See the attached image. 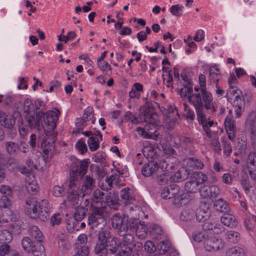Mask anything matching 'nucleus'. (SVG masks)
Masks as SVG:
<instances>
[{"mask_svg": "<svg viewBox=\"0 0 256 256\" xmlns=\"http://www.w3.org/2000/svg\"><path fill=\"white\" fill-rule=\"evenodd\" d=\"M188 101L195 108L197 119L207 136H212L210 128L216 126L217 123L210 120V117L216 112L214 104V98L211 92L206 89L200 90V93L190 95Z\"/></svg>", "mask_w": 256, "mask_h": 256, "instance_id": "nucleus-1", "label": "nucleus"}, {"mask_svg": "<svg viewBox=\"0 0 256 256\" xmlns=\"http://www.w3.org/2000/svg\"><path fill=\"white\" fill-rule=\"evenodd\" d=\"M90 160L74 159L70 166L69 184L68 188V200L73 206H78L80 201L78 177L84 176L88 171Z\"/></svg>", "mask_w": 256, "mask_h": 256, "instance_id": "nucleus-2", "label": "nucleus"}, {"mask_svg": "<svg viewBox=\"0 0 256 256\" xmlns=\"http://www.w3.org/2000/svg\"><path fill=\"white\" fill-rule=\"evenodd\" d=\"M112 224L114 228H120V234L124 232H135L140 238H144L148 234V228L144 222L136 218H128V216L115 214L112 219Z\"/></svg>", "mask_w": 256, "mask_h": 256, "instance_id": "nucleus-3", "label": "nucleus"}, {"mask_svg": "<svg viewBox=\"0 0 256 256\" xmlns=\"http://www.w3.org/2000/svg\"><path fill=\"white\" fill-rule=\"evenodd\" d=\"M120 248V242L116 237L111 236L108 230L99 232L98 241L94 248V253L98 256H107L108 251L112 254H116Z\"/></svg>", "mask_w": 256, "mask_h": 256, "instance_id": "nucleus-4", "label": "nucleus"}, {"mask_svg": "<svg viewBox=\"0 0 256 256\" xmlns=\"http://www.w3.org/2000/svg\"><path fill=\"white\" fill-rule=\"evenodd\" d=\"M57 136L56 132L52 134H46L40 136L38 139V146L40 145L42 150L43 156L46 163L52 159L54 150V142Z\"/></svg>", "mask_w": 256, "mask_h": 256, "instance_id": "nucleus-5", "label": "nucleus"}, {"mask_svg": "<svg viewBox=\"0 0 256 256\" xmlns=\"http://www.w3.org/2000/svg\"><path fill=\"white\" fill-rule=\"evenodd\" d=\"M161 196L163 198L172 200L175 205L185 204L184 200L186 194L180 192V187L176 184H172L164 188L162 192Z\"/></svg>", "mask_w": 256, "mask_h": 256, "instance_id": "nucleus-6", "label": "nucleus"}, {"mask_svg": "<svg viewBox=\"0 0 256 256\" xmlns=\"http://www.w3.org/2000/svg\"><path fill=\"white\" fill-rule=\"evenodd\" d=\"M60 114V112L58 110H48L45 114L43 112L42 120L44 123L42 122V126L46 134H52L53 132H55L54 130L56 128Z\"/></svg>", "mask_w": 256, "mask_h": 256, "instance_id": "nucleus-7", "label": "nucleus"}, {"mask_svg": "<svg viewBox=\"0 0 256 256\" xmlns=\"http://www.w3.org/2000/svg\"><path fill=\"white\" fill-rule=\"evenodd\" d=\"M26 212L32 218H39L42 221L48 218V213L46 211L38 210V202L34 198H30L26 200Z\"/></svg>", "mask_w": 256, "mask_h": 256, "instance_id": "nucleus-8", "label": "nucleus"}, {"mask_svg": "<svg viewBox=\"0 0 256 256\" xmlns=\"http://www.w3.org/2000/svg\"><path fill=\"white\" fill-rule=\"evenodd\" d=\"M147 124L142 128L140 127L136 128V131L140 136L144 138H152L156 140L158 136L155 134L157 130L158 123L156 119L148 120H144Z\"/></svg>", "mask_w": 256, "mask_h": 256, "instance_id": "nucleus-9", "label": "nucleus"}, {"mask_svg": "<svg viewBox=\"0 0 256 256\" xmlns=\"http://www.w3.org/2000/svg\"><path fill=\"white\" fill-rule=\"evenodd\" d=\"M118 230V234L120 236H123V240L121 242H120V250H124V252L128 254L130 252H132V248H134L135 246L138 242L134 241V236L132 232H124V234H120V228H114Z\"/></svg>", "mask_w": 256, "mask_h": 256, "instance_id": "nucleus-10", "label": "nucleus"}, {"mask_svg": "<svg viewBox=\"0 0 256 256\" xmlns=\"http://www.w3.org/2000/svg\"><path fill=\"white\" fill-rule=\"evenodd\" d=\"M91 200L92 205L100 202L102 204H104L112 208H114V206L118 204L116 200H112L110 196H105V194L98 189L94 190Z\"/></svg>", "mask_w": 256, "mask_h": 256, "instance_id": "nucleus-11", "label": "nucleus"}, {"mask_svg": "<svg viewBox=\"0 0 256 256\" xmlns=\"http://www.w3.org/2000/svg\"><path fill=\"white\" fill-rule=\"evenodd\" d=\"M102 206L100 207L94 206L92 213L88 217V224L92 228L96 227L99 224L104 221V209Z\"/></svg>", "mask_w": 256, "mask_h": 256, "instance_id": "nucleus-12", "label": "nucleus"}, {"mask_svg": "<svg viewBox=\"0 0 256 256\" xmlns=\"http://www.w3.org/2000/svg\"><path fill=\"white\" fill-rule=\"evenodd\" d=\"M200 193L202 198H215L220 194V190L215 185L200 186Z\"/></svg>", "mask_w": 256, "mask_h": 256, "instance_id": "nucleus-13", "label": "nucleus"}, {"mask_svg": "<svg viewBox=\"0 0 256 256\" xmlns=\"http://www.w3.org/2000/svg\"><path fill=\"white\" fill-rule=\"evenodd\" d=\"M43 112H38L36 114H27L26 119L29 128L31 129H39L42 126Z\"/></svg>", "mask_w": 256, "mask_h": 256, "instance_id": "nucleus-14", "label": "nucleus"}, {"mask_svg": "<svg viewBox=\"0 0 256 256\" xmlns=\"http://www.w3.org/2000/svg\"><path fill=\"white\" fill-rule=\"evenodd\" d=\"M211 214L210 210L206 203L200 204V208L195 212L196 218L198 222H205L210 218Z\"/></svg>", "mask_w": 256, "mask_h": 256, "instance_id": "nucleus-15", "label": "nucleus"}, {"mask_svg": "<svg viewBox=\"0 0 256 256\" xmlns=\"http://www.w3.org/2000/svg\"><path fill=\"white\" fill-rule=\"evenodd\" d=\"M222 75L220 68L216 64H214L210 66L208 82L209 84H218V82L222 79Z\"/></svg>", "mask_w": 256, "mask_h": 256, "instance_id": "nucleus-16", "label": "nucleus"}, {"mask_svg": "<svg viewBox=\"0 0 256 256\" xmlns=\"http://www.w3.org/2000/svg\"><path fill=\"white\" fill-rule=\"evenodd\" d=\"M160 166L157 162L150 160L145 164L142 168V174L145 177H148L155 174L158 170Z\"/></svg>", "mask_w": 256, "mask_h": 256, "instance_id": "nucleus-17", "label": "nucleus"}, {"mask_svg": "<svg viewBox=\"0 0 256 256\" xmlns=\"http://www.w3.org/2000/svg\"><path fill=\"white\" fill-rule=\"evenodd\" d=\"M204 246L208 252L216 251L222 247L221 240L212 237L206 239L204 242Z\"/></svg>", "mask_w": 256, "mask_h": 256, "instance_id": "nucleus-18", "label": "nucleus"}, {"mask_svg": "<svg viewBox=\"0 0 256 256\" xmlns=\"http://www.w3.org/2000/svg\"><path fill=\"white\" fill-rule=\"evenodd\" d=\"M246 124L250 128V138L252 140V143H256V112L252 111L250 112L249 117L246 120Z\"/></svg>", "mask_w": 256, "mask_h": 256, "instance_id": "nucleus-19", "label": "nucleus"}, {"mask_svg": "<svg viewBox=\"0 0 256 256\" xmlns=\"http://www.w3.org/2000/svg\"><path fill=\"white\" fill-rule=\"evenodd\" d=\"M102 136L99 131H96L94 133V136H91L88 140V144L89 149L92 152L96 150L100 147V141L102 140Z\"/></svg>", "mask_w": 256, "mask_h": 256, "instance_id": "nucleus-20", "label": "nucleus"}, {"mask_svg": "<svg viewBox=\"0 0 256 256\" xmlns=\"http://www.w3.org/2000/svg\"><path fill=\"white\" fill-rule=\"evenodd\" d=\"M233 106L235 108L236 118H239L242 114L244 109V100L240 94L236 95L232 102Z\"/></svg>", "mask_w": 256, "mask_h": 256, "instance_id": "nucleus-21", "label": "nucleus"}, {"mask_svg": "<svg viewBox=\"0 0 256 256\" xmlns=\"http://www.w3.org/2000/svg\"><path fill=\"white\" fill-rule=\"evenodd\" d=\"M120 196L121 198L124 200V204L126 206L132 204L135 200V196L132 190L128 187L124 188L120 190Z\"/></svg>", "mask_w": 256, "mask_h": 256, "instance_id": "nucleus-22", "label": "nucleus"}, {"mask_svg": "<svg viewBox=\"0 0 256 256\" xmlns=\"http://www.w3.org/2000/svg\"><path fill=\"white\" fill-rule=\"evenodd\" d=\"M18 220L16 215H14L12 212L10 210H7L5 212H0V226L10 221L16 222Z\"/></svg>", "mask_w": 256, "mask_h": 256, "instance_id": "nucleus-23", "label": "nucleus"}, {"mask_svg": "<svg viewBox=\"0 0 256 256\" xmlns=\"http://www.w3.org/2000/svg\"><path fill=\"white\" fill-rule=\"evenodd\" d=\"M144 86L140 82L134 84L132 89L129 92L128 95L130 98H136L138 100L141 96V92H143Z\"/></svg>", "mask_w": 256, "mask_h": 256, "instance_id": "nucleus-24", "label": "nucleus"}, {"mask_svg": "<svg viewBox=\"0 0 256 256\" xmlns=\"http://www.w3.org/2000/svg\"><path fill=\"white\" fill-rule=\"evenodd\" d=\"M143 112L144 120L156 119L158 117L154 107L151 104H148V102H146V104L144 106V110Z\"/></svg>", "mask_w": 256, "mask_h": 256, "instance_id": "nucleus-25", "label": "nucleus"}, {"mask_svg": "<svg viewBox=\"0 0 256 256\" xmlns=\"http://www.w3.org/2000/svg\"><path fill=\"white\" fill-rule=\"evenodd\" d=\"M22 144L13 142H6L5 146L7 152L10 156H16L18 155L21 150Z\"/></svg>", "mask_w": 256, "mask_h": 256, "instance_id": "nucleus-26", "label": "nucleus"}, {"mask_svg": "<svg viewBox=\"0 0 256 256\" xmlns=\"http://www.w3.org/2000/svg\"><path fill=\"white\" fill-rule=\"evenodd\" d=\"M220 220L224 224L229 227L234 228L238 224L234 216L230 214H224L221 216Z\"/></svg>", "mask_w": 256, "mask_h": 256, "instance_id": "nucleus-27", "label": "nucleus"}, {"mask_svg": "<svg viewBox=\"0 0 256 256\" xmlns=\"http://www.w3.org/2000/svg\"><path fill=\"white\" fill-rule=\"evenodd\" d=\"M28 233L38 242H42L44 240V236L42 232L36 226H30L28 229Z\"/></svg>", "mask_w": 256, "mask_h": 256, "instance_id": "nucleus-28", "label": "nucleus"}, {"mask_svg": "<svg viewBox=\"0 0 256 256\" xmlns=\"http://www.w3.org/2000/svg\"><path fill=\"white\" fill-rule=\"evenodd\" d=\"M214 208L221 212L227 213L230 210L228 204L222 198H219L214 203Z\"/></svg>", "mask_w": 256, "mask_h": 256, "instance_id": "nucleus-29", "label": "nucleus"}, {"mask_svg": "<svg viewBox=\"0 0 256 256\" xmlns=\"http://www.w3.org/2000/svg\"><path fill=\"white\" fill-rule=\"evenodd\" d=\"M190 174V170L189 168H182L177 172L174 176V180L177 182H181L186 179Z\"/></svg>", "mask_w": 256, "mask_h": 256, "instance_id": "nucleus-30", "label": "nucleus"}, {"mask_svg": "<svg viewBox=\"0 0 256 256\" xmlns=\"http://www.w3.org/2000/svg\"><path fill=\"white\" fill-rule=\"evenodd\" d=\"M38 242H33L29 237H24L22 241V245L24 250L28 252H30L36 248Z\"/></svg>", "mask_w": 256, "mask_h": 256, "instance_id": "nucleus-31", "label": "nucleus"}, {"mask_svg": "<svg viewBox=\"0 0 256 256\" xmlns=\"http://www.w3.org/2000/svg\"><path fill=\"white\" fill-rule=\"evenodd\" d=\"M226 254L228 256H247L245 250L238 246L228 248Z\"/></svg>", "mask_w": 256, "mask_h": 256, "instance_id": "nucleus-32", "label": "nucleus"}, {"mask_svg": "<svg viewBox=\"0 0 256 256\" xmlns=\"http://www.w3.org/2000/svg\"><path fill=\"white\" fill-rule=\"evenodd\" d=\"M185 190L188 193H194L198 190L200 191V186L192 178L190 180L187 182L184 186Z\"/></svg>", "mask_w": 256, "mask_h": 256, "instance_id": "nucleus-33", "label": "nucleus"}, {"mask_svg": "<svg viewBox=\"0 0 256 256\" xmlns=\"http://www.w3.org/2000/svg\"><path fill=\"white\" fill-rule=\"evenodd\" d=\"M186 163L188 166L194 169H202L204 166V164L202 161L195 158H188L187 159Z\"/></svg>", "mask_w": 256, "mask_h": 256, "instance_id": "nucleus-34", "label": "nucleus"}, {"mask_svg": "<svg viewBox=\"0 0 256 256\" xmlns=\"http://www.w3.org/2000/svg\"><path fill=\"white\" fill-rule=\"evenodd\" d=\"M195 212L192 208H186L181 212L180 218L183 221H190L194 218Z\"/></svg>", "mask_w": 256, "mask_h": 256, "instance_id": "nucleus-35", "label": "nucleus"}, {"mask_svg": "<svg viewBox=\"0 0 256 256\" xmlns=\"http://www.w3.org/2000/svg\"><path fill=\"white\" fill-rule=\"evenodd\" d=\"M82 186L86 192H90L95 186V180L90 176H86L84 180Z\"/></svg>", "mask_w": 256, "mask_h": 256, "instance_id": "nucleus-36", "label": "nucleus"}, {"mask_svg": "<svg viewBox=\"0 0 256 256\" xmlns=\"http://www.w3.org/2000/svg\"><path fill=\"white\" fill-rule=\"evenodd\" d=\"M210 128V130L212 132V136L209 137L211 138V144L214 147V150L215 152L219 153L221 152L222 148L219 142L218 138L215 134V132H214Z\"/></svg>", "mask_w": 256, "mask_h": 256, "instance_id": "nucleus-37", "label": "nucleus"}, {"mask_svg": "<svg viewBox=\"0 0 256 256\" xmlns=\"http://www.w3.org/2000/svg\"><path fill=\"white\" fill-rule=\"evenodd\" d=\"M149 232L155 238H161V236L162 234V228L156 224H154L150 226Z\"/></svg>", "mask_w": 256, "mask_h": 256, "instance_id": "nucleus-38", "label": "nucleus"}, {"mask_svg": "<svg viewBox=\"0 0 256 256\" xmlns=\"http://www.w3.org/2000/svg\"><path fill=\"white\" fill-rule=\"evenodd\" d=\"M175 144L179 147L180 146H190L192 144V140L190 137L178 136L174 138Z\"/></svg>", "mask_w": 256, "mask_h": 256, "instance_id": "nucleus-39", "label": "nucleus"}, {"mask_svg": "<svg viewBox=\"0 0 256 256\" xmlns=\"http://www.w3.org/2000/svg\"><path fill=\"white\" fill-rule=\"evenodd\" d=\"M12 239V234L8 230H0V243H9Z\"/></svg>", "mask_w": 256, "mask_h": 256, "instance_id": "nucleus-40", "label": "nucleus"}, {"mask_svg": "<svg viewBox=\"0 0 256 256\" xmlns=\"http://www.w3.org/2000/svg\"><path fill=\"white\" fill-rule=\"evenodd\" d=\"M244 224L246 229L252 230L256 226V216H248L244 220Z\"/></svg>", "mask_w": 256, "mask_h": 256, "instance_id": "nucleus-41", "label": "nucleus"}, {"mask_svg": "<svg viewBox=\"0 0 256 256\" xmlns=\"http://www.w3.org/2000/svg\"><path fill=\"white\" fill-rule=\"evenodd\" d=\"M222 142L224 154L227 157L230 156L232 152V147L230 142L226 138H222Z\"/></svg>", "mask_w": 256, "mask_h": 256, "instance_id": "nucleus-42", "label": "nucleus"}, {"mask_svg": "<svg viewBox=\"0 0 256 256\" xmlns=\"http://www.w3.org/2000/svg\"><path fill=\"white\" fill-rule=\"evenodd\" d=\"M86 216V210L82 206H76L74 212V220L77 221H81Z\"/></svg>", "mask_w": 256, "mask_h": 256, "instance_id": "nucleus-43", "label": "nucleus"}, {"mask_svg": "<svg viewBox=\"0 0 256 256\" xmlns=\"http://www.w3.org/2000/svg\"><path fill=\"white\" fill-rule=\"evenodd\" d=\"M142 152L147 159H154L157 155L155 149L152 146H146L143 148Z\"/></svg>", "mask_w": 256, "mask_h": 256, "instance_id": "nucleus-44", "label": "nucleus"}, {"mask_svg": "<svg viewBox=\"0 0 256 256\" xmlns=\"http://www.w3.org/2000/svg\"><path fill=\"white\" fill-rule=\"evenodd\" d=\"M16 118L12 116L6 115L0 124L7 128H12L14 125Z\"/></svg>", "mask_w": 256, "mask_h": 256, "instance_id": "nucleus-45", "label": "nucleus"}, {"mask_svg": "<svg viewBox=\"0 0 256 256\" xmlns=\"http://www.w3.org/2000/svg\"><path fill=\"white\" fill-rule=\"evenodd\" d=\"M170 246V243L169 240H162L159 242L157 245V249L160 251V253L164 254L169 250Z\"/></svg>", "mask_w": 256, "mask_h": 256, "instance_id": "nucleus-46", "label": "nucleus"}, {"mask_svg": "<svg viewBox=\"0 0 256 256\" xmlns=\"http://www.w3.org/2000/svg\"><path fill=\"white\" fill-rule=\"evenodd\" d=\"M192 178H193L200 186L208 180L207 176L201 172L194 173Z\"/></svg>", "mask_w": 256, "mask_h": 256, "instance_id": "nucleus-47", "label": "nucleus"}, {"mask_svg": "<svg viewBox=\"0 0 256 256\" xmlns=\"http://www.w3.org/2000/svg\"><path fill=\"white\" fill-rule=\"evenodd\" d=\"M76 36V34L74 31L68 32L66 35L60 34L58 36V40L60 42L66 43L69 40H72Z\"/></svg>", "mask_w": 256, "mask_h": 256, "instance_id": "nucleus-48", "label": "nucleus"}, {"mask_svg": "<svg viewBox=\"0 0 256 256\" xmlns=\"http://www.w3.org/2000/svg\"><path fill=\"white\" fill-rule=\"evenodd\" d=\"M184 6L180 4H175L171 6L170 10L171 14L177 17L182 16Z\"/></svg>", "mask_w": 256, "mask_h": 256, "instance_id": "nucleus-49", "label": "nucleus"}, {"mask_svg": "<svg viewBox=\"0 0 256 256\" xmlns=\"http://www.w3.org/2000/svg\"><path fill=\"white\" fill-rule=\"evenodd\" d=\"M12 206V202L7 196H2L0 198V208L10 210Z\"/></svg>", "mask_w": 256, "mask_h": 256, "instance_id": "nucleus-50", "label": "nucleus"}, {"mask_svg": "<svg viewBox=\"0 0 256 256\" xmlns=\"http://www.w3.org/2000/svg\"><path fill=\"white\" fill-rule=\"evenodd\" d=\"M226 238L230 242H236L240 238V234L235 231H228L226 233Z\"/></svg>", "mask_w": 256, "mask_h": 256, "instance_id": "nucleus-51", "label": "nucleus"}, {"mask_svg": "<svg viewBox=\"0 0 256 256\" xmlns=\"http://www.w3.org/2000/svg\"><path fill=\"white\" fill-rule=\"evenodd\" d=\"M34 108L31 100L29 98L25 100L24 103V110L27 114H31V112H34Z\"/></svg>", "mask_w": 256, "mask_h": 256, "instance_id": "nucleus-52", "label": "nucleus"}, {"mask_svg": "<svg viewBox=\"0 0 256 256\" xmlns=\"http://www.w3.org/2000/svg\"><path fill=\"white\" fill-rule=\"evenodd\" d=\"M76 148L82 154L86 153L88 150L87 146L83 138L80 139L76 144Z\"/></svg>", "mask_w": 256, "mask_h": 256, "instance_id": "nucleus-53", "label": "nucleus"}, {"mask_svg": "<svg viewBox=\"0 0 256 256\" xmlns=\"http://www.w3.org/2000/svg\"><path fill=\"white\" fill-rule=\"evenodd\" d=\"M30 252L33 254L34 256H45L44 246L40 243H37L36 248Z\"/></svg>", "mask_w": 256, "mask_h": 256, "instance_id": "nucleus-54", "label": "nucleus"}, {"mask_svg": "<svg viewBox=\"0 0 256 256\" xmlns=\"http://www.w3.org/2000/svg\"><path fill=\"white\" fill-rule=\"evenodd\" d=\"M224 125L226 132H233V130H236V126L234 124V120L230 118L227 116L226 118L224 120Z\"/></svg>", "mask_w": 256, "mask_h": 256, "instance_id": "nucleus-55", "label": "nucleus"}, {"mask_svg": "<svg viewBox=\"0 0 256 256\" xmlns=\"http://www.w3.org/2000/svg\"><path fill=\"white\" fill-rule=\"evenodd\" d=\"M192 91V84L183 85V88L179 90V94L182 97H186L188 94L191 93Z\"/></svg>", "mask_w": 256, "mask_h": 256, "instance_id": "nucleus-56", "label": "nucleus"}, {"mask_svg": "<svg viewBox=\"0 0 256 256\" xmlns=\"http://www.w3.org/2000/svg\"><path fill=\"white\" fill-rule=\"evenodd\" d=\"M105 157L104 152H98L92 156V160L96 162L103 163L105 162Z\"/></svg>", "mask_w": 256, "mask_h": 256, "instance_id": "nucleus-57", "label": "nucleus"}, {"mask_svg": "<svg viewBox=\"0 0 256 256\" xmlns=\"http://www.w3.org/2000/svg\"><path fill=\"white\" fill-rule=\"evenodd\" d=\"M0 192L2 196H7L8 197L10 196L12 194V190L8 186L2 185L0 188Z\"/></svg>", "mask_w": 256, "mask_h": 256, "instance_id": "nucleus-58", "label": "nucleus"}, {"mask_svg": "<svg viewBox=\"0 0 256 256\" xmlns=\"http://www.w3.org/2000/svg\"><path fill=\"white\" fill-rule=\"evenodd\" d=\"M89 248L88 246H84L78 248V250L74 256H88L89 254Z\"/></svg>", "mask_w": 256, "mask_h": 256, "instance_id": "nucleus-59", "label": "nucleus"}, {"mask_svg": "<svg viewBox=\"0 0 256 256\" xmlns=\"http://www.w3.org/2000/svg\"><path fill=\"white\" fill-rule=\"evenodd\" d=\"M144 248L147 252L150 254L154 253L157 249L154 243L150 240H148L145 242Z\"/></svg>", "mask_w": 256, "mask_h": 256, "instance_id": "nucleus-60", "label": "nucleus"}, {"mask_svg": "<svg viewBox=\"0 0 256 256\" xmlns=\"http://www.w3.org/2000/svg\"><path fill=\"white\" fill-rule=\"evenodd\" d=\"M142 244L141 242H138L134 248H132V256H143L142 251Z\"/></svg>", "mask_w": 256, "mask_h": 256, "instance_id": "nucleus-61", "label": "nucleus"}, {"mask_svg": "<svg viewBox=\"0 0 256 256\" xmlns=\"http://www.w3.org/2000/svg\"><path fill=\"white\" fill-rule=\"evenodd\" d=\"M52 192L54 196L56 197H60L64 195V190L62 187L58 186H54Z\"/></svg>", "mask_w": 256, "mask_h": 256, "instance_id": "nucleus-62", "label": "nucleus"}, {"mask_svg": "<svg viewBox=\"0 0 256 256\" xmlns=\"http://www.w3.org/2000/svg\"><path fill=\"white\" fill-rule=\"evenodd\" d=\"M62 220V216L59 213L54 214L50 218V224L52 226L60 224Z\"/></svg>", "mask_w": 256, "mask_h": 256, "instance_id": "nucleus-63", "label": "nucleus"}, {"mask_svg": "<svg viewBox=\"0 0 256 256\" xmlns=\"http://www.w3.org/2000/svg\"><path fill=\"white\" fill-rule=\"evenodd\" d=\"M248 164L254 168H256V153L255 152H251L248 154Z\"/></svg>", "mask_w": 256, "mask_h": 256, "instance_id": "nucleus-64", "label": "nucleus"}]
</instances>
